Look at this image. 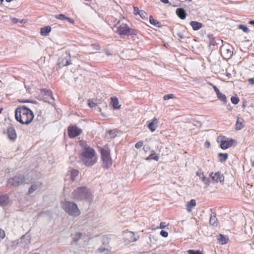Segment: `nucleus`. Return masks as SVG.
Instances as JSON below:
<instances>
[{
    "instance_id": "052dcab7",
    "label": "nucleus",
    "mask_w": 254,
    "mask_h": 254,
    "mask_svg": "<svg viewBox=\"0 0 254 254\" xmlns=\"http://www.w3.org/2000/svg\"><path fill=\"white\" fill-rule=\"evenodd\" d=\"M228 52L230 53V55L231 56V51L228 50Z\"/></svg>"
},
{
    "instance_id": "6e6552de",
    "label": "nucleus",
    "mask_w": 254,
    "mask_h": 254,
    "mask_svg": "<svg viewBox=\"0 0 254 254\" xmlns=\"http://www.w3.org/2000/svg\"><path fill=\"white\" fill-rule=\"evenodd\" d=\"M25 177L22 175H16L9 178L7 181L8 185L12 187H17L24 182Z\"/></svg>"
},
{
    "instance_id": "603ef678",
    "label": "nucleus",
    "mask_w": 254,
    "mask_h": 254,
    "mask_svg": "<svg viewBox=\"0 0 254 254\" xmlns=\"http://www.w3.org/2000/svg\"><path fill=\"white\" fill-rule=\"evenodd\" d=\"M204 146L205 147L208 148L210 146V143L208 141H206L204 143Z\"/></svg>"
},
{
    "instance_id": "8fccbe9b",
    "label": "nucleus",
    "mask_w": 254,
    "mask_h": 254,
    "mask_svg": "<svg viewBox=\"0 0 254 254\" xmlns=\"http://www.w3.org/2000/svg\"><path fill=\"white\" fill-rule=\"evenodd\" d=\"M166 226L167 225H166L165 222H162L160 224V226H159V228H160V229H164L166 227Z\"/></svg>"
},
{
    "instance_id": "79ce46f5",
    "label": "nucleus",
    "mask_w": 254,
    "mask_h": 254,
    "mask_svg": "<svg viewBox=\"0 0 254 254\" xmlns=\"http://www.w3.org/2000/svg\"><path fill=\"white\" fill-rule=\"evenodd\" d=\"M5 237V231L2 229L0 228V241L1 240L4 239Z\"/></svg>"
},
{
    "instance_id": "aec40b11",
    "label": "nucleus",
    "mask_w": 254,
    "mask_h": 254,
    "mask_svg": "<svg viewBox=\"0 0 254 254\" xmlns=\"http://www.w3.org/2000/svg\"><path fill=\"white\" fill-rule=\"evenodd\" d=\"M196 205V201L194 199H191L186 203V207L188 212H190L192 211V208L195 207Z\"/></svg>"
},
{
    "instance_id": "f3484780",
    "label": "nucleus",
    "mask_w": 254,
    "mask_h": 254,
    "mask_svg": "<svg viewBox=\"0 0 254 254\" xmlns=\"http://www.w3.org/2000/svg\"><path fill=\"white\" fill-rule=\"evenodd\" d=\"M158 120L156 118H154L152 121L148 125V127L151 132L155 131L157 127Z\"/></svg>"
},
{
    "instance_id": "5701e85b",
    "label": "nucleus",
    "mask_w": 254,
    "mask_h": 254,
    "mask_svg": "<svg viewBox=\"0 0 254 254\" xmlns=\"http://www.w3.org/2000/svg\"><path fill=\"white\" fill-rule=\"evenodd\" d=\"M190 25L192 27L193 30H198L202 28L203 26L201 23L195 21H191Z\"/></svg>"
},
{
    "instance_id": "72a5a7b5",
    "label": "nucleus",
    "mask_w": 254,
    "mask_h": 254,
    "mask_svg": "<svg viewBox=\"0 0 254 254\" xmlns=\"http://www.w3.org/2000/svg\"><path fill=\"white\" fill-rule=\"evenodd\" d=\"M202 182H203L206 186H209L210 185V180L209 178H207L205 176L203 177L201 179Z\"/></svg>"
},
{
    "instance_id": "bf43d9fd",
    "label": "nucleus",
    "mask_w": 254,
    "mask_h": 254,
    "mask_svg": "<svg viewBox=\"0 0 254 254\" xmlns=\"http://www.w3.org/2000/svg\"><path fill=\"white\" fill-rule=\"evenodd\" d=\"M2 110H3L2 108H0V114L1 113Z\"/></svg>"
},
{
    "instance_id": "9d476101",
    "label": "nucleus",
    "mask_w": 254,
    "mask_h": 254,
    "mask_svg": "<svg viewBox=\"0 0 254 254\" xmlns=\"http://www.w3.org/2000/svg\"><path fill=\"white\" fill-rule=\"evenodd\" d=\"M5 133L8 139L11 141H14L17 138V133L15 128L12 126L7 127Z\"/></svg>"
},
{
    "instance_id": "c756f323",
    "label": "nucleus",
    "mask_w": 254,
    "mask_h": 254,
    "mask_svg": "<svg viewBox=\"0 0 254 254\" xmlns=\"http://www.w3.org/2000/svg\"><path fill=\"white\" fill-rule=\"evenodd\" d=\"M188 254H203L202 251L200 250L194 251L193 250H189L187 251Z\"/></svg>"
},
{
    "instance_id": "2eb2a0df",
    "label": "nucleus",
    "mask_w": 254,
    "mask_h": 254,
    "mask_svg": "<svg viewBox=\"0 0 254 254\" xmlns=\"http://www.w3.org/2000/svg\"><path fill=\"white\" fill-rule=\"evenodd\" d=\"M245 122L243 119L240 117H238L237 119L236 123L235 124V129L237 130H239L244 127Z\"/></svg>"
},
{
    "instance_id": "2f4dec72",
    "label": "nucleus",
    "mask_w": 254,
    "mask_h": 254,
    "mask_svg": "<svg viewBox=\"0 0 254 254\" xmlns=\"http://www.w3.org/2000/svg\"><path fill=\"white\" fill-rule=\"evenodd\" d=\"M232 103L235 105L238 104L240 101L239 98L237 96H232L231 98Z\"/></svg>"
},
{
    "instance_id": "864d4df0",
    "label": "nucleus",
    "mask_w": 254,
    "mask_h": 254,
    "mask_svg": "<svg viewBox=\"0 0 254 254\" xmlns=\"http://www.w3.org/2000/svg\"><path fill=\"white\" fill-rule=\"evenodd\" d=\"M248 81L249 82L250 84L254 85V78L249 79Z\"/></svg>"
},
{
    "instance_id": "a878e982",
    "label": "nucleus",
    "mask_w": 254,
    "mask_h": 254,
    "mask_svg": "<svg viewBox=\"0 0 254 254\" xmlns=\"http://www.w3.org/2000/svg\"><path fill=\"white\" fill-rule=\"evenodd\" d=\"M154 160L155 161H158L159 156L156 154L154 151H152L151 153L146 158V160Z\"/></svg>"
},
{
    "instance_id": "c03bdc74",
    "label": "nucleus",
    "mask_w": 254,
    "mask_h": 254,
    "mask_svg": "<svg viewBox=\"0 0 254 254\" xmlns=\"http://www.w3.org/2000/svg\"><path fill=\"white\" fill-rule=\"evenodd\" d=\"M196 175L198 177H199L200 179H201L204 176V174L203 172L201 170H199V171H198L197 172Z\"/></svg>"
},
{
    "instance_id": "e433bc0d",
    "label": "nucleus",
    "mask_w": 254,
    "mask_h": 254,
    "mask_svg": "<svg viewBox=\"0 0 254 254\" xmlns=\"http://www.w3.org/2000/svg\"><path fill=\"white\" fill-rule=\"evenodd\" d=\"M139 15L143 19H147V13L143 10H140Z\"/></svg>"
},
{
    "instance_id": "4468645a",
    "label": "nucleus",
    "mask_w": 254,
    "mask_h": 254,
    "mask_svg": "<svg viewBox=\"0 0 254 254\" xmlns=\"http://www.w3.org/2000/svg\"><path fill=\"white\" fill-rule=\"evenodd\" d=\"M212 180L216 183L222 182L224 181V178L223 175L221 174L219 172L213 174L212 173L210 175Z\"/></svg>"
},
{
    "instance_id": "3c124183",
    "label": "nucleus",
    "mask_w": 254,
    "mask_h": 254,
    "mask_svg": "<svg viewBox=\"0 0 254 254\" xmlns=\"http://www.w3.org/2000/svg\"><path fill=\"white\" fill-rule=\"evenodd\" d=\"M65 20H67L68 22H69L71 24L74 23V20L71 18H70L69 17H66Z\"/></svg>"
},
{
    "instance_id": "a18cd8bd",
    "label": "nucleus",
    "mask_w": 254,
    "mask_h": 254,
    "mask_svg": "<svg viewBox=\"0 0 254 254\" xmlns=\"http://www.w3.org/2000/svg\"><path fill=\"white\" fill-rule=\"evenodd\" d=\"M143 144V142L142 141H140L135 144V147L137 149L140 148L142 146Z\"/></svg>"
},
{
    "instance_id": "4be33fe9",
    "label": "nucleus",
    "mask_w": 254,
    "mask_h": 254,
    "mask_svg": "<svg viewBox=\"0 0 254 254\" xmlns=\"http://www.w3.org/2000/svg\"><path fill=\"white\" fill-rule=\"evenodd\" d=\"M51 31V28L50 26H47L42 27L40 29V34L43 36H47Z\"/></svg>"
},
{
    "instance_id": "0e129e2a",
    "label": "nucleus",
    "mask_w": 254,
    "mask_h": 254,
    "mask_svg": "<svg viewBox=\"0 0 254 254\" xmlns=\"http://www.w3.org/2000/svg\"><path fill=\"white\" fill-rule=\"evenodd\" d=\"M180 37L181 38H183L182 37H181V35H180Z\"/></svg>"
},
{
    "instance_id": "39448f33",
    "label": "nucleus",
    "mask_w": 254,
    "mask_h": 254,
    "mask_svg": "<svg viewBox=\"0 0 254 254\" xmlns=\"http://www.w3.org/2000/svg\"><path fill=\"white\" fill-rule=\"evenodd\" d=\"M62 207L69 215L77 217L80 214V211L76 204L65 200L62 203Z\"/></svg>"
},
{
    "instance_id": "4d7b16f0",
    "label": "nucleus",
    "mask_w": 254,
    "mask_h": 254,
    "mask_svg": "<svg viewBox=\"0 0 254 254\" xmlns=\"http://www.w3.org/2000/svg\"><path fill=\"white\" fill-rule=\"evenodd\" d=\"M19 102H22V103H26V102H28V101H27V100H21V101H20Z\"/></svg>"
},
{
    "instance_id": "c9c22d12",
    "label": "nucleus",
    "mask_w": 254,
    "mask_h": 254,
    "mask_svg": "<svg viewBox=\"0 0 254 254\" xmlns=\"http://www.w3.org/2000/svg\"><path fill=\"white\" fill-rule=\"evenodd\" d=\"M55 18L56 19L61 20H65L66 17L64 14H57L55 16Z\"/></svg>"
},
{
    "instance_id": "9b49d317",
    "label": "nucleus",
    "mask_w": 254,
    "mask_h": 254,
    "mask_svg": "<svg viewBox=\"0 0 254 254\" xmlns=\"http://www.w3.org/2000/svg\"><path fill=\"white\" fill-rule=\"evenodd\" d=\"M208 84L214 89L218 99L223 102V103H224V104H226L227 102V97L226 95L221 93L219 90V89L213 84L209 82L208 83Z\"/></svg>"
},
{
    "instance_id": "09e8293b",
    "label": "nucleus",
    "mask_w": 254,
    "mask_h": 254,
    "mask_svg": "<svg viewBox=\"0 0 254 254\" xmlns=\"http://www.w3.org/2000/svg\"><path fill=\"white\" fill-rule=\"evenodd\" d=\"M160 235L162 237L166 238L168 237V233L167 232L162 230L160 232Z\"/></svg>"
},
{
    "instance_id": "4c0bfd02",
    "label": "nucleus",
    "mask_w": 254,
    "mask_h": 254,
    "mask_svg": "<svg viewBox=\"0 0 254 254\" xmlns=\"http://www.w3.org/2000/svg\"><path fill=\"white\" fill-rule=\"evenodd\" d=\"M175 98V96L173 94H167L164 96L163 99L164 100H168L170 99Z\"/></svg>"
},
{
    "instance_id": "423d86ee",
    "label": "nucleus",
    "mask_w": 254,
    "mask_h": 254,
    "mask_svg": "<svg viewBox=\"0 0 254 254\" xmlns=\"http://www.w3.org/2000/svg\"><path fill=\"white\" fill-rule=\"evenodd\" d=\"M116 32L121 37H123L125 36L136 35L137 31L136 29L129 28L126 23H122L117 27Z\"/></svg>"
},
{
    "instance_id": "ea45409f",
    "label": "nucleus",
    "mask_w": 254,
    "mask_h": 254,
    "mask_svg": "<svg viewBox=\"0 0 254 254\" xmlns=\"http://www.w3.org/2000/svg\"><path fill=\"white\" fill-rule=\"evenodd\" d=\"M128 235L130 237V239L129 240V241L134 242L136 240V239L134 238V234L132 232H129L128 233Z\"/></svg>"
},
{
    "instance_id": "bb28decb",
    "label": "nucleus",
    "mask_w": 254,
    "mask_h": 254,
    "mask_svg": "<svg viewBox=\"0 0 254 254\" xmlns=\"http://www.w3.org/2000/svg\"><path fill=\"white\" fill-rule=\"evenodd\" d=\"M218 157L219 161L221 162H223L228 159V155L227 153H220L218 154Z\"/></svg>"
},
{
    "instance_id": "f257e3e1",
    "label": "nucleus",
    "mask_w": 254,
    "mask_h": 254,
    "mask_svg": "<svg viewBox=\"0 0 254 254\" xmlns=\"http://www.w3.org/2000/svg\"><path fill=\"white\" fill-rule=\"evenodd\" d=\"M81 145L82 149L79 155L80 159L85 166H93L98 160V156L95 149L88 146L85 142H82Z\"/></svg>"
},
{
    "instance_id": "473e14b6",
    "label": "nucleus",
    "mask_w": 254,
    "mask_h": 254,
    "mask_svg": "<svg viewBox=\"0 0 254 254\" xmlns=\"http://www.w3.org/2000/svg\"><path fill=\"white\" fill-rule=\"evenodd\" d=\"M87 102L88 106L90 108H93L97 106V103H95L92 99H89Z\"/></svg>"
},
{
    "instance_id": "f03ea898",
    "label": "nucleus",
    "mask_w": 254,
    "mask_h": 254,
    "mask_svg": "<svg viewBox=\"0 0 254 254\" xmlns=\"http://www.w3.org/2000/svg\"><path fill=\"white\" fill-rule=\"evenodd\" d=\"M34 117L33 112L24 105L19 106L15 111V120L22 125L30 124Z\"/></svg>"
},
{
    "instance_id": "7ed1b4c3",
    "label": "nucleus",
    "mask_w": 254,
    "mask_h": 254,
    "mask_svg": "<svg viewBox=\"0 0 254 254\" xmlns=\"http://www.w3.org/2000/svg\"><path fill=\"white\" fill-rule=\"evenodd\" d=\"M71 197L77 201L88 200L92 198V194L86 187H80L74 190L71 193Z\"/></svg>"
},
{
    "instance_id": "6ab92c4d",
    "label": "nucleus",
    "mask_w": 254,
    "mask_h": 254,
    "mask_svg": "<svg viewBox=\"0 0 254 254\" xmlns=\"http://www.w3.org/2000/svg\"><path fill=\"white\" fill-rule=\"evenodd\" d=\"M42 183L41 182H38L36 184H32L29 189L27 192V194L30 195L34 191L37 190L41 185Z\"/></svg>"
},
{
    "instance_id": "f8f14e48",
    "label": "nucleus",
    "mask_w": 254,
    "mask_h": 254,
    "mask_svg": "<svg viewBox=\"0 0 254 254\" xmlns=\"http://www.w3.org/2000/svg\"><path fill=\"white\" fill-rule=\"evenodd\" d=\"M40 94L45 101L49 102L50 100H54L52 92L50 90L40 89Z\"/></svg>"
},
{
    "instance_id": "dca6fc26",
    "label": "nucleus",
    "mask_w": 254,
    "mask_h": 254,
    "mask_svg": "<svg viewBox=\"0 0 254 254\" xmlns=\"http://www.w3.org/2000/svg\"><path fill=\"white\" fill-rule=\"evenodd\" d=\"M111 104L114 109H120L121 107V105L119 104L118 99L116 97L111 98Z\"/></svg>"
},
{
    "instance_id": "13d9d810",
    "label": "nucleus",
    "mask_w": 254,
    "mask_h": 254,
    "mask_svg": "<svg viewBox=\"0 0 254 254\" xmlns=\"http://www.w3.org/2000/svg\"><path fill=\"white\" fill-rule=\"evenodd\" d=\"M3 0H0V5H2Z\"/></svg>"
},
{
    "instance_id": "58836bf2",
    "label": "nucleus",
    "mask_w": 254,
    "mask_h": 254,
    "mask_svg": "<svg viewBox=\"0 0 254 254\" xmlns=\"http://www.w3.org/2000/svg\"><path fill=\"white\" fill-rule=\"evenodd\" d=\"M11 22L13 24H16L19 22L20 23H22L23 22L24 19H22L20 20H19L18 19L13 17L11 18Z\"/></svg>"
},
{
    "instance_id": "7c9ffc66",
    "label": "nucleus",
    "mask_w": 254,
    "mask_h": 254,
    "mask_svg": "<svg viewBox=\"0 0 254 254\" xmlns=\"http://www.w3.org/2000/svg\"><path fill=\"white\" fill-rule=\"evenodd\" d=\"M111 251V248L106 249L104 248H100L98 249V252L100 253H107Z\"/></svg>"
},
{
    "instance_id": "cd10ccee",
    "label": "nucleus",
    "mask_w": 254,
    "mask_h": 254,
    "mask_svg": "<svg viewBox=\"0 0 254 254\" xmlns=\"http://www.w3.org/2000/svg\"><path fill=\"white\" fill-rule=\"evenodd\" d=\"M208 38L209 40V45L215 46L217 44L215 38L212 34H209Z\"/></svg>"
},
{
    "instance_id": "680f3d73",
    "label": "nucleus",
    "mask_w": 254,
    "mask_h": 254,
    "mask_svg": "<svg viewBox=\"0 0 254 254\" xmlns=\"http://www.w3.org/2000/svg\"><path fill=\"white\" fill-rule=\"evenodd\" d=\"M39 254L38 253H34V254Z\"/></svg>"
},
{
    "instance_id": "f704fd0d",
    "label": "nucleus",
    "mask_w": 254,
    "mask_h": 254,
    "mask_svg": "<svg viewBox=\"0 0 254 254\" xmlns=\"http://www.w3.org/2000/svg\"><path fill=\"white\" fill-rule=\"evenodd\" d=\"M209 223L212 225H216L217 224V219L215 217H211L209 220Z\"/></svg>"
},
{
    "instance_id": "b1692460",
    "label": "nucleus",
    "mask_w": 254,
    "mask_h": 254,
    "mask_svg": "<svg viewBox=\"0 0 254 254\" xmlns=\"http://www.w3.org/2000/svg\"><path fill=\"white\" fill-rule=\"evenodd\" d=\"M149 22L150 24L154 25V26L160 28L162 27V24L159 21L153 18L152 15L149 16Z\"/></svg>"
},
{
    "instance_id": "20e7f679",
    "label": "nucleus",
    "mask_w": 254,
    "mask_h": 254,
    "mask_svg": "<svg viewBox=\"0 0 254 254\" xmlns=\"http://www.w3.org/2000/svg\"><path fill=\"white\" fill-rule=\"evenodd\" d=\"M99 151L101 154L102 167L105 169L110 168L113 164V160L110 154V149L108 146H104L103 147H100Z\"/></svg>"
},
{
    "instance_id": "49530a36",
    "label": "nucleus",
    "mask_w": 254,
    "mask_h": 254,
    "mask_svg": "<svg viewBox=\"0 0 254 254\" xmlns=\"http://www.w3.org/2000/svg\"><path fill=\"white\" fill-rule=\"evenodd\" d=\"M220 238L219 240L222 242V244H226L227 243V240L223 235L220 234Z\"/></svg>"
},
{
    "instance_id": "37998d69",
    "label": "nucleus",
    "mask_w": 254,
    "mask_h": 254,
    "mask_svg": "<svg viewBox=\"0 0 254 254\" xmlns=\"http://www.w3.org/2000/svg\"><path fill=\"white\" fill-rule=\"evenodd\" d=\"M92 47L93 48V50H100V46L99 44L95 43L91 45Z\"/></svg>"
},
{
    "instance_id": "6e6d98bb",
    "label": "nucleus",
    "mask_w": 254,
    "mask_h": 254,
    "mask_svg": "<svg viewBox=\"0 0 254 254\" xmlns=\"http://www.w3.org/2000/svg\"><path fill=\"white\" fill-rule=\"evenodd\" d=\"M249 23L250 24H254V20L250 21Z\"/></svg>"
},
{
    "instance_id": "de8ad7c7",
    "label": "nucleus",
    "mask_w": 254,
    "mask_h": 254,
    "mask_svg": "<svg viewBox=\"0 0 254 254\" xmlns=\"http://www.w3.org/2000/svg\"><path fill=\"white\" fill-rule=\"evenodd\" d=\"M140 11V10H139L137 7H136V6L133 7V13L134 15L139 14Z\"/></svg>"
},
{
    "instance_id": "412c9836",
    "label": "nucleus",
    "mask_w": 254,
    "mask_h": 254,
    "mask_svg": "<svg viewBox=\"0 0 254 254\" xmlns=\"http://www.w3.org/2000/svg\"><path fill=\"white\" fill-rule=\"evenodd\" d=\"M176 14L181 19H185L186 17V13L183 8H177L176 10Z\"/></svg>"
},
{
    "instance_id": "1a4fd4ad",
    "label": "nucleus",
    "mask_w": 254,
    "mask_h": 254,
    "mask_svg": "<svg viewBox=\"0 0 254 254\" xmlns=\"http://www.w3.org/2000/svg\"><path fill=\"white\" fill-rule=\"evenodd\" d=\"M81 132L82 129L78 128L76 126H70L67 129V134L70 138H74L78 136Z\"/></svg>"
},
{
    "instance_id": "e2e57ef3",
    "label": "nucleus",
    "mask_w": 254,
    "mask_h": 254,
    "mask_svg": "<svg viewBox=\"0 0 254 254\" xmlns=\"http://www.w3.org/2000/svg\"><path fill=\"white\" fill-rule=\"evenodd\" d=\"M180 37L181 38H183L182 37H181V35H180Z\"/></svg>"
},
{
    "instance_id": "a19ab883",
    "label": "nucleus",
    "mask_w": 254,
    "mask_h": 254,
    "mask_svg": "<svg viewBox=\"0 0 254 254\" xmlns=\"http://www.w3.org/2000/svg\"><path fill=\"white\" fill-rule=\"evenodd\" d=\"M239 28L242 29L245 32H248L249 31L248 28L244 25H240L239 26Z\"/></svg>"
},
{
    "instance_id": "5fc2aeb1",
    "label": "nucleus",
    "mask_w": 254,
    "mask_h": 254,
    "mask_svg": "<svg viewBox=\"0 0 254 254\" xmlns=\"http://www.w3.org/2000/svg\"><path fill=\"white\" fill-rule=\"evenodd\" d=\"M162 2L167 4L169 3L168 0H160Z\"/></svg>"
},
{
    "instance_id": "c85d7f7f",
    "label": "nucleus",
    "mask_w": 254,
    "mask_h": 254,
    "mask_svg": "<svg viewBox=\"0 0 254 254\" xmlns=\"http://www.w3.org/2000/svg\"><path fill=\"white\" fill-rule=\"evenodd\" d=\"M82 233L80 232L76 233L73 236V241L74 242H77L80 240L82 237Z\"/></svg>"
},
{
    "instance_id": "a211bd4d",
    "label": "nucleus",
    "mask_w": 254,
    "mask_h": 254,
    "mask_svg": "<svg viewBox=\"0 0 254 254\" xmlns=\"http://www.w3.org/2000/svg\"><path fill=\"white\" fill-rule=\"evenodd\" d=\"M9 202V196L7 194L0 195V205L5 206Z\"/></svg>"
},
{
    "instance_id": "393cba45",
    "label": "nucleus",
    "mask_w": 254,
    "mask_h": 254,
    "mask_svg": "<svg viewBox=\"0 0 254 254\" xmlns=\"http://www.w3.org/2000/svg\"><path fill=\"white\" fill-rule=\"evenodd\" d=\"M70 178L72 181H74L75 178L78 175L79 171L76 169H72L70 171Z\"/></svg>"
},
{
    "instance_id": "0eeeda50",
    "label": "nucleus",
    "mask_w": 254,
    "mask_h": 254,
    "mask_svg": "<svg viewBox=\"0 0 254 254\" xmlns=\"http://www.w3.org/2000/svg\"><path fill=\"white\" fill-rule=\"evenodd\" d=\"M71 64V56L70 53L67 52L59 59L57 63L59 68H62Z\"/></svg>"
},
{
    "instance_id": "ddd939ff",
    "label": "nucleus",
    "mask_w": 254,
    "mask_h": 254,
    "mask_svg": "<svg viewBox=\"0 0 254 254\" xmlns=\"http://www.w3.org/2000/svg\"><path fill=\"white\" fill-rule=\"evenodd\" d=\"M223 138L225 139L221 140L220 143V147L222 149H226L236 143L235 140L233 139L226 138L224 136Z\"/></svg>"
}]
</instances>
